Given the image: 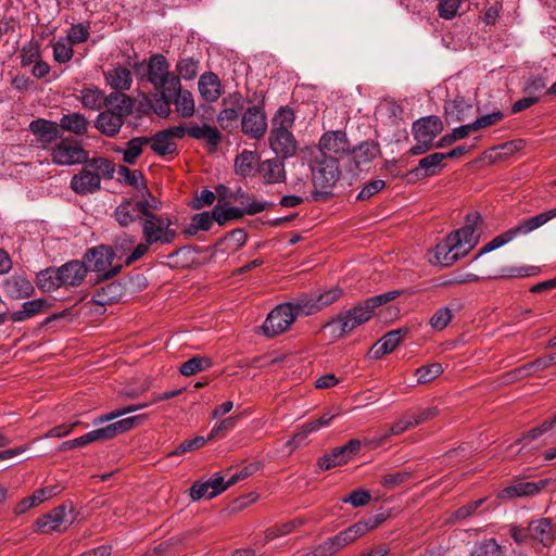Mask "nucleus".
Wrapping results in <instances>:
<instances>
[{
    "instance_id": "1",
    "label": "nucleus",
    "mask_w": 556,
    "mask_h": 556,
    "mask_svg": "<svg viewBox=\"0 0 556 556\" xmlns=\"http://www.w3.org/2000/svg\"><path fill=\"white\" fill-rule=\"evenodd\" d=\"M480 223H482V218L478 212L469 213L462 228L452 231L444 241L437 244L434 249L435 263L448 267L466 256L479 242L478 225Z\"/></svg>"
},
{
    "instance_id": "2",
    "label": "nucleus",
    "mask_w": 556,
    "mask_h": 556,
    "mask_svg": "<svg viewBox=\"0 0 556 556\" xmlns=\"http://www.w3.org/2000/svg\"><path fill=\"white\" fill-rule=\"evenodd\" d=\"M86 276L85 262L73 260L60 267H49L38 273L37 286L46 291L61 287L68 289L80 286Z\"/></svg>"
},
{
    "instance_id": "3",
    "label": "nucleus",
    "mask_w": 556,
    "mask_h": 556,
    "mask_svg": "<svg viewBox=\"0 0 556 556\" xmlns=\"http://www.w3.org/2000/svg\"><path fill=\"white\" fill-rule=\"evenodd\" d=\"M115 256V251L111 245L100 244L87 250L81 262H85L87 273H98L93 285L109 280L119 274L123 265L112 266Z\"/></svg>"
},
{
    "instance_id": "4",
    "label": "nucleus",
    "mask_w": 556,
    "mask_h": 556,
    "mask_svg": "<svg viewBox=\"0 0 556 556\" xmlns=\"http://www.w3.org/2000/svg\"><path fill=\"white\" fill-rule=\"evenodd\" d=\"M143 419L142 415L127 417L115 422H112L105 427L89 431L88 433L76 438L74 440L65 441L61 444L60 451H65L75 447H83L87 444L111 440L117 434L124 433L132 429Z\"/></svg>"
},
{
    "instance_id": "5",
    "label": "nucleus",
    "mask_w": 556,
    "mask_h": 556,
    "mask_svg": "<svg viewBox=\"0 0 556 556\" xmlns=\"http://www.w3.org/2000/svg\"><path fill=\"white\" fill-rule=\"evenodd\" d=\"M164 132H167L170 140L174 138L181 139L185 135L197 140H205L208 144L210 153L216 151L223 139L220 131L216 127L206 124L202 126L190 125L189 127H186L185 125L173 126L164 129Z\"/></svg>"
},
{
    "instance_id": "6",
    "label": "nucleus",
    "mask_w": 556,
    "mask_h": 556,
    "mask_svg": "<svg viewBox=\"0 0 556 556\" xmlns=\"http://www.w3.org/2000/svg\"><path fill=\"white\" fill-rule=\"evenodd\" d=\"M311 168L313 184L316 188H331L340 176L338 159L332 155H317Z\"/></svg>"
},
{
    "instance_id": "7",
    "label": "nucleus",
    "mask_w": 556,
    "mask_h": 556,
    "mask_svg": "<svg viewBox=\"0 0 556 556\" xmlns=\"http://www.w3.org/2000/svg\"><path fill=\"white\" fill-rule=\"evenodd\" d=\"M241 131L251 139H261L267 131V116L264 112V101L249 106L240 119Z\"/></svg>"
},
{
    "instance_id": "8",
    "label": "nucleus",
    "mask_w": 556,
    "mask_h": 556,
    "mask_svg": "<svg viewBox=\"0 0 556 556\" xmlns=\"http://www.w3.org/2000/svg\"><path fill=\"white\" fill-rule=\"evenodd\" d=\"M223 109L216 121L220 128L229 134L235 132L239 126V116L244 109V101L239 92L230 93L228 97L223 99Z\"/></svg>"
},
{
    "instance_id": "9",
    "label": "nucleus",
    "mask_w": 556,
    "mask_h": 556,
    "mask_svg": "<svg viewBox=\"0 0 556 556\" xmlns=\"http://www.w3.org/2000/svg\"><path fill=\"white\" fill-rule=\"evenodd\" d=\"M51 156L53 163L59 165L83 164L87 161L88 152L76 141L62 138L53 148Z\"/></svg>"
},
{
    "instance_id": "10",
    "label": "nucleus",
    "mask_w": 556,
    "mask_h": 556,
    "mask_svg": "<svg viewBox=\"0 0 556 556\" xmlns=\"http://www.w3.org/2000/svg\"><path fill=\"white\" fill-rule=\"evenodd\" d=\"M365 533L366 528L364 526L354 523L319 544V552H321L324 556H331L344 546L353 543L356 539L363 536Z\"/></svg>"
},
{
    "instance_id": "11",
    "label": "nucleus",
    "mask_w": 556,
    "mask_h": 556,
    "mask_svg": "<svg viewBox=\"0 0 556 556\" xmlns=\"http://www.w3.org/2000/svg\"><path fill=\"white\" fill-rule=\"evenodd\" d=\"M294 320L290 306L281 304L268 314L262 329L266 337H275L286 331Z\"/></svg>"
},
{
    "instance_id": "12",
    "label": "nucleus",
    "mask_w": 556,
    "mask_h": 556,
    "mask_svg": "<svg viewBox=\"0 0 556 556\" xmlns=\"http://www.w3.org/2000/svg\"><path fill=\"white\" fill-rule=\"evenodd\" d=\"M142 215V236L148 243H157L162 231L166 229V219L148 210V201H139Z\"/></svg>"
},
{
    "instance_id": "13",
    "label": "nucleus",
    "mask_w": 556,
    "mask_h": 556,
    "mask_svg": "<svg viewBox=\"0 0 556 556\" xmlns=\"http://www.w3.org/2000/svg\"><path fill=\"white\" fill-rule=\"evenodd\" d=\"M29 130L37 137V142L47 148L58 139L63 138L62 128L55 122L37 118L30 122Z\"/></svg>"
},
{
    "instance_id": "14",
    "label": "nucleus",
    "mask_w": 556,
    "mask_h": 556,
    "mask_svg": "<svg viewBox=\"0 0 556 556\" xmlns=\"http://www.w3.org/2000/svg\"><path fill=\"white\" fill-rule=\"evenodd\" d=\"M271 150L282 160L293 156L296 152V141L291 131L285 128H273L269 136Z\"/></svg>"
},
{
    "instance_id": "15",
    "label": "nucleus",
    "mask_w": 556,
    "mask_h": 556,
    "mask_svg": "<svg viewBox=\"0 0 556 556\" xmlns=\"http://www.w3.org/2000/svg\"><path fill=\"white\" fill-rule=\"evenodd\" d=\"M127 283L122 280L111 281L97 288L92 294L91 302L104 307L118 302L126 293Z\"/></svg>"
},
{
    "instance_id": "16",
    "label": "nucleus",
    "mask_w": 556,
    "mask_h": 556,
    "mask_svg": "<svg viewBox=\"0 0 556 556\" xmlns=\"http://www.w3.org/2000/svg\"><path fill=\"white\" fill-rule=\"evenodd\" d=\"M554 218H556V207L535 216L522 218L516 226L509 228V230L513 232L514 239L517 237H526Z\"/></svg>"
},
{
    "instance_id": "17",
    "label": "nucleus",
    "mask_w": 556,
    "mask_h": 556,
    "mask_svg": "<svg viewBox=\"0 0 556 556\" xmlns=\"http://www.w3.org/2000/svg\"><path fill=\"white\" fill-rule=\"evenodd\" d=\"M554 218H556V207L535 216L522 218L516 226L509 228V230L513 232L514 239L517 237H526Z\"/></svg>"
},
{
    "instance_id": "18",
    "label": "nucleus",
    "mask_w": 556,
    "mask_h": 556,
    "mask_svg": "<svg viewBox=\"0 0 556 556\" xmlns=\"http://www.w3.org/2000/svg\"><path fill=\"white\" fill-rule=\"evenodd\" d=\"M71 188L80 195L94 193L101 189L100 174H94V172L85 167L72 177Z\"/></svg>"
},
{
    "instance_id": "19",
    "label": "nucleus",
    "mask_w": 556,
    "mask_h": 556,
    "mask_svg": "<svg viewBox=\"0 0 556 556\" xmlns=\"http://www.w3.org/2000/svg\"><path fill=\"white\" fill-rule=\"evenodd\" d=\"M319 156L331 155L336 157V155H342L349 152L350 147L349 142L345 138V134L340 131L327 132L325 134L319 141Z\"/></svg>"
},
{
    "instance_id": "20",
    "label": "nucleus",
    "mask_w": 556,
    "mask_h": 556,
    "mask_svg": "<svg viewBox=\"0 0 556 556\" xmlns=\"http://www.w3.org/2000/svg\"><path fill=\"white\" fill-rule=\"evenodd\" d=\"M4 293L14 300H22L29 298L35 288L29 279L23 275H12L3 282Z\"/></svg>"
},
{
    "instance_id": "21",
    "label": "nucleus",
    "mask_w": 556,
    "mask_h": 556,
    "mask_svg": "<svg viewBox=\"0 0 556 556\" xmlns=\"http://www.w3.org/2000/svg\"><path fill=\"white\" fill-rule=\"evenodd\" d=\"M444 156L442 152L429 154L418 162V166L407 173V176H414L416 179L434 176L444 167Z\"/></svg>"
},
{
    "instance_id": "22",
    "label": "nucleus",
    "mask_w": 556,
    "mask_h": 556,
    "mask_svg": "<svg viewBox=\"0 0 556 556\" xmlns=\"http://www.w3.org/2000/svg\"><path fill=\"white\" fill-rule=\"evenodd\" d=\"M443 130V123L440 117L434 115H429L426 117H421L418 121L414 122L412 131L414 138H427L428 140H433L440 135Z\"/></svg>"
},
{
    "instance_id": "23",
    "label": "nucleus",
    "mask_w": 556,
    "mask_h": 556,
    "mask_svg": "<svg viewBox=\"0 0 556 556\" xmlns=\"http://www.w3.org/2000/svg\"><path fill=\"white\" fill-rule=\"evenodd\" d=\"M371 313L365 308V304L362 302L358 305L339 314V319L342 321V331L352 332L355 328L368 321L371 317Z\"/></svg>"
},
{
    "instance_id": "24",
    "label": "nucleus",
    "mask_w": 556,
    "mask_h": 556,
    "mask_svg": "<svg viewBox=\"0 0 556 556\" xmlns=\"http://www.w3.org/2000/svg\"><path fill=\"white\" fill-rule=\"evenodd\" d=\"M444 111L448 124L463 122L471 115L472 104L464 97L457 96L454 100L445 102Z\"/></svg>"
},
{
    "instance_id": "25",
    "label": "nucleus",
    "mask_w": 556,
    "mask_h": 556,
    "mask_svg": "<svg viewBox=\"0 0 556 556\" xmlns=\"http://www.w3.org/2000/svg\"><path fill=\"white\" fill-rule=\"evenodd\" d=\"M554 526L549 519L542 518L529 523L530 540L542 543L544 547L552 544L554 540Z\"/></svg>"
},
{
    "instance_id": "26",
    "label": "nucleus",
    "mask_w": 556,
    "mask_h": 556,
    "mask_svg": "<svg viewBox=\"0 0 556 556\" xmlns=\"http://www.w3.org/2000/svg\"><path fill=\"white\" fill-rule=\"evenodd\" d=\"M104 106L124 119L132 112L134 101L123 92L113 91L105 98Z\"/></svg>"
},
{
    "instance_id": "27",
    "label": "nucleus",
    "mask_w": 556,
    "mask_h": 556,
    "mask_svg": "<svg viewBox=\"0 0 556 556\" xmlns=\"http://www.w3.org/2000/svg\"><path fill=\"white\" fill-rule=\"evenodd\" d=\"M114 217L122 227L129 226L138 218L142 217L139 201L134 203L131 199H124L115 208Z\"/></svg>"
},
{
    "instance_id": "28",
    "label": "nucleus",
    "mask_w": 556,
    "mask_h": 556,
    "mask_svg": "<svg viewBox=\"0 0 556 556\" xmlns=\"http://www.w3.org/2000/svg\"><path fill=\"white\" fill-rule=\"evenodd\" d=\"M198 87L202 98L207 102H214L220 96V81L215 73L206 72L201 75Z\"/></svg>"
},
{
    "instance_id": "29",
    "label": "nucleus",
    "mask_w": 556,
    "mask_h": 556,
    "mask_svg": "<svg viewBox=\"0 0 556 556\" xmlns=\"http://www.w3.org/2000/svg\"><path fill=\"white\" fill-rule=\"evenodd\" d=\"M169 73V63L163 54H153L148 60V81L156 86Z\"/></svg>"
},
{
    "instance_id": "30",
    "label": "nucleus",
    "mask_w": 556,
    "mask_h": 556,
    "mask_svg": "<svg viewBox=\"0 0 556 556\" xmlns=\"http://www.w3.org/2000/svg\"><path fill=\"white\" fill-rule=\"evenodd\" d=\"M260 173L268 184H275L285 180L286 172L283 160L274 157L263 161L260 165Z\"/></svg>"
},
{
    "instance_id": "31",
    "label": "nucleus",
    "mask_w": 556,
    "mask_h": 556,
    "mask_svg": "<svg viewBox=\"0 0 556 556\" xmlns=\"http://www.w3.org/2000/svg\"><path fill=\"white\" fill-rule=\"evenodd\" d=\"M124 119L109 110L101 112L96 121V127L108 137H114L119 132Z\"/></svg>"
},
{
    "instance_id": "32",
    "label": "nucleus",
    "mask_w": 556,
    "mask_h": 556,
    "mask_svg": "<svg viewBox=\"0 0 556 556\" xmlns=\"http://www.w3.org/2000/svg\"><path fill=\"white\" fill-rule=\"evenodd\" d=\"M380 153V147L374 141H363L352 150L356 167L370 163Z\"/></svg>"
},
{
    "instance_id": "33",
    "label": "nucleus",
    "mask_w": 556,
    "mask_h": 556,
    "mask_svg": "<svg viewBox=\"0 0 556 556\" xmlns=\"http://www.w3.org/2000/svg\"><path fill=\"white\" fill-rule=\"evenodd\" d=\"M543 486L544 482L542 481L540 483L521 481L505 488L501 492V498L532 496L538 494Z\"/></svg>"
},
{
    "instance_id": "34",
    "label": "nucleus",
    "mask_w": 556,
    "mask_h": 556,
    "mask_svg": "<svg viewBox=\"0 0 556 556\" xmlns=\"http://www.w3.org/2000/svg\"><path fill=\"white\" fill-rule=\"evenodd\" d=\"M105 79L114 91L122 92L131 86V73L129 70L117 66L105 73Z\"/></svg>"
},
{
    "instance_id": "35",
    "label": "nucleus",
    "mask_w": 556,
    "mask_h": 556,
    "mask_svg": "<svg viewBox=\"0 0 556 556\" xmlns=\"http://www.w3.org/2000/svg\"><path fill=\"white\" fill-rule=\"evenodd\" d=\"M285 304L290 306L294 318L299 315H312L317 313V309H315V294L313 293H302Z\"/></svg>"
},
{
    "instance_id": "36",
    "label": "nucleus",
    "mask_w": 556,
    "mask_h": 556,
    "mask_svg": "<svg viewBox=\"0 0 556 556\" xmlns=\"http://www.w3.org/2000/svg\"><path fill=\"white\" fill-rule=\"evenodd\" d=\"M151 149L160 156L174 154L177 152V144L170 140L167 132L164 130L157 131L154 136L149 137Z\"/></svg>"
},
{
    "instance_id": "37",
    "label": "nucleus",
    "mask_w": 556,
    "mask_h": 556,
    "mask_svg": "<svg viewBox=\"0 0 556 556\" xmlns=\"http://www.w3.org/2000/svg\"><path fill=\"white\" fill-rule=\"evenodd\" d=\"M74 508L73 504H62L54 509H52L49 514L51 517V526L50 529L59 531L62 526L66 528V526L71 525L74 521Z\"/></svg>"
},
{
    "instance_id": "38",
    "label": "nucleus",
    "mask_w": 556,
    "mask_h": 556,
    "mask_svg": "<svg viewBox=\"0 0 556 556\" xmlns=\"http://www.w3.org/2000/svg\"><path fill=\"white\" fill-rule=\"evenodd\" d=\"M59 125L63 132L66 130L79 136L87 131L88 121L80 113H70L63 115Z\"/></svg>"
},
{
    "instance_id": "39",
    "label": "nucleus",
    "mask_w": 556,
    "mask_h": 556,
    "mask_svg": "<svg viewBox=\"0 0 556 556\" xmlns=\"http://www.w3.org/2000/svg\"><path fill=\"white\" fill-rule=\"evenodd\" d=\"M154 88L160 91V97L162 99H174V97L182 90L180 77L170 72L162 79L161 83H157Z\"/></svg>"
},
{
    "instance_id": "40",
    "label": "nucleus",
    "mask_w": 556,
    "mask_h": 556,
    "mask_svg": "<svg viewBox=\"0 0 556 556\" xmlns=\"http://www.w3.org/2000/svg\"><path fill=\"white\" fill-rule=\"evenodd\" d=\"M84 164H86L87 168L94 172V174H100V179L102 177L111 179L115 173V164L105 157H93L89 160L87 156V161H85Z\"/></svg>"
},
{
    "instance_id": "41",
    "label": "nucleus",
    "mask_w": 556,
    "mask_h": 556,
    "mask_svg": "<svg viewBox=\"0 0 556 556\" xmlns=\"http://www.w3.org/2000/svg\"><path fill=\"white\" fill-rule=\"evenodd\" d=\"M212 365L213 362L210 357L197 355L184 362L179 371L182 376L190 377L197 372L208 369Z\"/></svg>"
},
{
    "instance_id": "42",
    "label": "nucleus",
    "mask_w": 556,
    "mask_h": 556,
    "mask_svg": "<svg viewBox=\"0 0 556 556\" xmlns=\"http://www.w3.org/2000/svg\"><path fill=\"white\" fill-rule=\"evenodd\" d=\"M173 103L181 117L188 118L194 114V101L190 91L182 89L174 97Z\"/></svg>"
},
{
    "instance_id": "43",
    "label": "nucleus",
    "mask_w": 556,
    "mask_h": 556,
    "mask_svg": "<svg viewBox=\"0 0 556 556\" xmlns=\"http://www.w3.org/2000/svg\"><path fill=\"white\" fill-rule=\"evenodd\" d=\"M150 143L149 137H135L127 142V148L123 153V161L127 164L134 165L138 156L142 153L144 146Z\"/></svg>"
},
{
    "instance_id": "44",
    "label": "nucleus",
    "mask_w": 556,
    "mask_h": 556,
    "mask_svg": "<svg viewBox=\"0 0 556 556\" xmlns=\"http://www.w3.org/2000/svg\"><path fill=\"white\" fill-rule=\"evenodd\" d=\"M349 460L344 455V450L341 446L334 447L329 453L324 454L317 462L321 470H329L337 466L346 464Z\"/></svg>"
},
{
    "instance_id": "45",
    "label": "nucleus",
    "mask_w": 556,
    "mask_h": 556,
    "mask_svg": "<svg viewBox=\"0 0 556 556\" xmlns=\"http://www.w3.org/2000/svg\"><path fill=\"white\" fill-rule=\"evenodd\" d=\"M555 363L556 362H555L553 355L549 354V355L540 357L532 363H529L527 365H523V366L517 368L513 374H515L516 376H518L520 378H525V377L531 376L535 371L544 370Z\"/></svg>"
},
{
    "instance_id": "46",
    "label": "nucleus",
    "mask_w": 556,
    "mask_h": 556,
    "mask_svg": "<svg viewBox=\"0 0 556 556\" xmlns=\"http://www.w3.org/2000/svg\"><path fill=\"white\" fill-rule=\"evenodd\" d=\"M540 273L539 267L536 266H509L503 267L500 269L498 275L494 276V278H519V277H530L535 276Z\"/></svg>"
},
{
    "instance_id": "47",
    "label": "nucleus",
    "mask_w": 556,
    "mask_h": 556,
    "mask_svg": "<svg viewBox=\"0 0 556 556\" xmlns=\"http://www.w3.org/2000/svg\"><path fill=\"white\" fill-rule=\"evenodd\" d=\"M200 61L193 58H182L177 62L178 76L185 80L195 78L199 72Z\"/></svg>"
},
{
    "instance_id": "48",
    "label": "nucleus",
    "mask_w": 556,
    "mask_h": 556,
    "mask_svg": "<svg viewBox=\"0 0 556 556\" xmlns=\"http://www.w3.org/2000/svg\"><path fill=\"white\" fill-rule=\"evenodd\" d=\"M342 295L343 289L338 286H334L319 294H315V309H317V312L324 309L338 301Z\"/></svg>"
},
{
    "instance_id": "49",
    "label": "nucleus",
    "mask_w": 556,
    "mask_h": 556,
    "mask_svg": "<svg viewBox=\"0 0 556 556\" xmlns=\"http://www.w3.org/2000/svg\"><path fill=\"white\" fill-rule=\"evenodd\" d=\"M213 215H214L215 222L219 226H224L230 219H240V218H242L243 215H244V211L242 208H239V207H226L225 208V207H223L220 205H216L213 208Z\"/></svg>"
},
{
    "instance_id": "50",
    "label": "nucleus",
    "mask_w": 556,
    "mask_h": 556,
    "mask_svg": "<svg viewBox=\"0 0 556 556\" xmlns=\"http://www.w3.org/2000/svg\"><path fill=\"white\" fill-rule=\"evenodd\" d=\"M502 547L494 539L477 542L471 551V556H502Z\"/></svg>"
},
{
    "instance_id": "51",
    "label": "nucleus",
    "mask_w": 556,
    "mask_h": 556,
    "mask_svg": "<svg viewBox=\"0 0 556 556\" xmlns=\"http://www.w3.org/2000/svg\"><path fill=\"white\" fill-rule=\"evenodd\" d=\"M104 97L103 92L99 89L85 88L81 91V102L85 108L91 110H99L104 105Z\"/></svg>"
},
{
    "instance_id": "52",
    "label": "nucleus",
    "mask_w": 556,
    "mask_h": 556,
    "mask_svg": "<svg viewBox=\"0 0 556 556\" xmlns=\"http://www.w3.org/2000/svg\"><path fill=\"white\" fill-rule=\"evenodd\" d=\"M46 489L36 490L33 495L24 497L14 508L16 515L25 514L31 507L37 506L46 500Z\"/></svg>"
},
{
    "instance_id": "53",
    "label": "nucleus",
    "mask_w": 556,
    "mask_h": 556,
    "mask_svg": "<svg viewBox=\"0 0 556 556\" xmlns=\"http://www.w3.org/2000/svg\"><path fill=\"white\" fill-rule=\"evenodd\" d=\"M117 173L124 179L125 184L135 188H139V180H142V188L147 193L151 194L147 188L143 174L140 170H131L127 166L121 165Z\"/></svg>"
},
{
    "instance_id": "54",
    "label": "nucleus",
    "mask_w": 556,
    "mask_h": 556,
    "mask_svg": "<svg viewBox=\"0 0 556 556\" xmlns=\"http://www.w3.org/2000/svg\"><path fill=\"white\" fill-rule=\"evenodd\" d=\"M412 471L407 470L387 473L381 477L380 483L386 489L393 490L408 481L412 478Z\"/></svg>"
},
{
    "instance_id": "55",
    "label": "nucleus",
    "mask_w": 556,
    "mask_h": 556,
    "mask_svg": "<svg viewBox=\"0 0 556 556\" xmlns=\"http://www.w3.org/2000/svg\"><path fill=\"white\" fill-rule=\"evenodd\" d=\"M443 371L442 365L439 363H431L426 366H421L416 370V377L418 383H428L439 377Z\"/></svg>"
},
{
    "instance_id": "56",
    "label": "nucleus",
    "mask_w": 556,
    "mask_h": 556,
    "mask_svg": "<svg viewBox=\"0 0 556 556\" xmlns=\"http://www.w3.org/2000/svg\"><path fill=\"white\" fill-rule=\"evenodd\" d=\"M208 441V437L204 438L197 435L191 440L181 442L173 452L168 453V456H179L187 452H192L202 447Z\"/></svg>"
},
{
    "instance_id": "57",
    "label": "nucleus",
    "mask_w": 556,
    "mask_h": 556,
    "mask_svg": "<svg viewBox=\"0 0 556 556\" xmlns=\"http://www.w3.org/2000/svg\"><path fill=\"white\" fill-rule=\"evenodd\" d=\"M399 295L400 291H389L382 294L368 298L365 301H363V303L365 304V308H367L372 315L377 307L391 302Z\"/></svg>"
},
{
    "instance_id": "58",
    "label": "nucleus",
    "mask_w": 556,
    "mask_h": 556,
    "mask_svg": "<svg viewBox=\"0 0 556 556\" xmlns=\"http://www.w3.org/2000/svg\"><path fill=\"white\" fill-rule=\"evenodd\" d=\"M257 159L255 152L244 150L236 157V169L240 175H248L252 169V163Z\"/></svg>"
},
{
    "instance_id": "59",
    "label": "nucleus",
    "mask_w": 556,
    "mask_h": 556,
    "mask_svg": "<svg viewBox=\"0 0 556 556\" xmlns=\"http://www.w3.org/2000/svg\"><path fill=\"white\" fill-rule=\"evenodd\" d=\"M294 122L293 111L289 108H280L273 117V128L288 129Z\"/></svg>"
},
{
    "instance_id": "60",
    "label": "nucleus",
    "mask_w": 556,
    "mask_h": 556,
    "mask_svg": "<svg viewBox=\"0 0 556 556\" xmlns=\"http://www.w3.org/2000/svg\"><path fill=\"white\" fill-rule=\"evenodd\" d=\"M462 0H440L438 4L439 16L444 20H452L457 15Z\"/></svg>"
},
{
    "instance_id": "61",
    "label": "nucleus",
    "mask_w": 556,
    "mask_h": 556,
    "mask_svg": "<svg viewBox=\"0 0 556 556\" xmlns=\"http://www.w3.org/2000/svg\"><path fill=\"white\" fill-rule=\"evenodd\" d=\"M295 527H296V522L295 521H289V522H286V523L280 525V526H274V527L268 528L265 531L264 544H266L267 542H269V541H271V540H274L276 538L289 534L290 532L293 531V529Z\"/></svg>"
},
{
    "instance_id": "62",
    "label": "nucleus",
    "mask_w": 556,
    "mask_h": 556,
    "mask_svg": "<svg viewBox=\"0 0 556 556\" xmlns=\"http://www.w3.org/2000/svg\"><path fill=\"white\" fill-rule=\"evenodd\" d=\"M452 319V312L447 307L438 309L430 319V325L435 330L444 329Z\"/></svg>"
},
{
    "instance_id": "63",
    "label": "nucleus",
    "mask_w": 556,
    "mask_h": 556,
    "mask_svg": "<svg viewBox=\"0 0 556 556\" xmlns=\"http://www.w3.org/2000/svg\"><path fill=\"white\" fill-rule=\"evenodd\" d=\"M53 56L59 63H66L73 56V49L71 43H66L62 40L56 41L53 45Z\"/></svg>"
},
{
    "instance_id": "64",
    "label": "nucleus",
    "mask_w": 556,
    "mask_h": 556,
    "mask_svg": "<svg viewBox=\"0 0 556 556\" xmlns=\"http://www.w3.org/2000/svg\"><path fill=\"white\" fill-rule=\"evenodd\" d=\"M408 330L406 328H399L395 330H391L387 332L381 340L387 344L389 350L393 352L397 345L402 342V340L407 334Z\"/></svg>"
}]
</instances>
